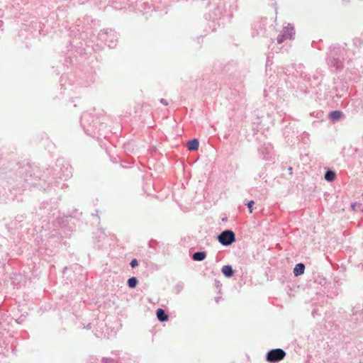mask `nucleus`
<instances>
[{"label": "nucleus", "instance_id": "obj_5", "mask_svg": "<svg viewBox=\"0 0 363 363\" xmlns=\"http://www.w3.org/2000/svg\"><path fill=\"white\" fill-rule=\"evenodd\" d=\"M222 273L227 277H231L233 275V270L231 266L225 265L222 267Z\"/></svg>", "mask_w": 363, "mask_h": 363}, {"label": "nucleus", "instance_id": "obj_2", "mask_svg": "<svg viewBox=\"0 0 363 363\" xmlns=\"http://www.w3.org/2000/svg\"><path fill=\"white\" fill-rule=\"evenodd\" d=\"M235 240V234L231 230H225L218 236V241L225 246L232 244Z\"/></svg>", "mask_w": 363, "mask_h": 363}, {"label": "nucleus", "instance_id": "obj_7", "mask_svg": "<svg viewBox=\"0 0 363 363\" xmlns=\"http://www.w3.org/2000/svg\"><path fill=\"white\" fill-rule=\"evenodd\" d=\"M206 257V253L205 252H198L193 255V259L196 261H202Z\"/></svg>", "mask_w": 363, "mask_h": 363}, {"label": "nucleus", "instance_id": "obj_8", "mask_svg": "<svg viewBox=\"0 0 363 363\" xmlns=\"http://www.w3.org/2000/svg\"><path fill=\"white\" fill-rule=\"evenodd\" d=\"M336 177V174L333 171H327L325 174V179L328 182H333Z\"/></svg>", "mask_w": 363, "mask_h": 363}, {"label": "nucleus", "instance_id": "obj_11", "mask_svg": "<svg viewBox=\"0 0 363 363\" xmlns=\"http://www.w3.org/2000/svg\"><path fill=\"white\" fill-rule=\"evenodd\" d=\"M255 202L253 201H250L247 203V207L249 208L250 209V213H252V206L254 205Z\"/></svg>", "mask_w": 363, "mask_h": 363}, {"label": "nucleus", "instance_id": "obj_1", "mask_svg": "<svg viewBox=\"0 0 363 363\" xmlns=\"http://www.w3.org/2000/svg\"><path fill=\"white\" fill-rule=\"evenodd\" d=\"M286 356V352L282 349H273L267 354V361L274 363L282 360Z\"/></svg>", "mask_w": 363, "mask_h": 363}, {"label": "nucleus", "instance_id": "obj_3", "mask_svg": "<svg viewBox=\"0 0 363 363\" xmlns=\"http://www.w3.org/2000/svg\"><path fill=\"white\" fill-rule=\"evenodd\" d=\"M158 320L161 322H164L168 320V315L165 313L164 311L162 308H158L156 312Z\"/></svg>", "mask_w": 363, "mask_h": 363}, {"label": "nucleus", "instance_id": "obj_6", "mask_svg": "<svg viewBox=\"0 0 363 363\" xmlns=\"http://www.w3.org/2000/svg\"><path fill=\"white\" fill-rule=\"evenodd\" d=\"M199 141L196 139H194L189 141L187 144L188 149L189 150H196L199 148Z\"/></svg>", "mask_w": 363, "mask_h": 363}, {"label": "nucleus", "instance_id": "obj_9", "mask_svg": "<svg viewBox=\"0 0 363 363\" xmlns=\"http://www.w3.org/2000/svg\"><path fill=\"white\" fill-rule=\"evenodd\" d=\"M342 112L339 111H335L330 113V118L333 120H339L342 116Z\"/></svg>", "mask_w": 363, "mask_h": 363}, {"label": "nucleus", "instance_id": "obj_13", "mask_svg": "<svg viewBox=\"0 0 363 363\" xmlns=\"http://www.w3.org/2000/svg\"><path fill=\"white\" fill-rule=\"evenodd\" d=\"M160 102H161L162 104L165 105V106L168 105V102L167 101V100H165V99H162L160 100Z\"/></svg>", "mask_w": 363, "mask_h": 363}, {"label": "nucleus", "instance_id": "obj_4", "mask_svg": "<svg viewBox=\"0 0 363 363\" xmlns=\"http://www.w3.org/2000/svg\"><path fill=\"white\" fill-rule=\"evenodd\" d=\"M305 265L302 263L297 264L294 269V274L295 276H299L304 273Z\"/></svg>", "mask_w": 363, "mask_h": 363}, {"label": "nucleus", "instance_id": "obj_10", "mask_svg": "<svg viewBox=\"0 0 363 363\" xmlns=\"http://www.w3.org/2000/svg\"><path fill=\"white\" fill-rule=\"evenodd\" d=\"M138 284V280L135 277H131L128 280V285L130 288H135Z\"/></svg>", "mask_w": 363, "mask_h": 363}, {"label": "nucleus", "instance_id": "obj_12", "mask_svg": "<svg viewBox=\"0 0 363 363\" xmlns=\"http://www.w3.org/2000/svg\"><path fill=\"white\" fill-rule=\"evenodd\" d=\"M138 261L135 259H133L130 262V265L132 267H135L138 266Z\"/></svg>", "mask_w": 363, "mask_h": 363}]
</instances>
